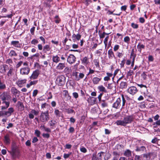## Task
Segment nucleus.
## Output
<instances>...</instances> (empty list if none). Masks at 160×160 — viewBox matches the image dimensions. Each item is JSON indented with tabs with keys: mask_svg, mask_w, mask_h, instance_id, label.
<instances>
[{
	"mask_svg": "<svg viewBox=\"0 0 160 160\" xmlns=\"http://www.w3.org/2000/svg\"><path fill=\"white\" fill-rule=\"evenodd\" d=\"M16 106L18 108V109L21 111H23L24 109V105L23 103L20 101H18L17 102Z\"/></svg>",
	"mask_w": 160,
	"mask_h": 160,
	"instance_id": "nucleus-14",
	"label": "nucleus"
},
{
	"mask_svg": "<svg viewBox=\"0 0 160 160\" xmlns=\"http://www.w3.org/2000/svg\"><path fill=\"white\" fill-rule=\"evenodd\" d=\"M26 80L25 79L23 80L18 81L17 82V83L19 87H21L23 86V84L26 83Z\"/></svg>",
	"mask_w": 160,
	"mask_h": 160,
	"instance_id": "nucleus-20",
	"label": "nucleus"
},
{
	"mask_svg": "<svg viewBox=\"0 0 160 160\" xmlns=\"http://www.w3.org/2000/svg\"><path fill=\"white\" fill-rule=\"evenodd\" d=\"M106 35V33L105 32H103L102 33H100L99 34V37L100 38H103L105 37Z\"/></svg>",
	"mask_w": 160,
	"mask_h": 160,
	"instance_id": "nucleus-60",
	"label": "nucleus"
},
{
	"mask_svg": "<svg viewBox=\"0 0 160 160\" xmlns=\"http://www.w3.org/2000/svg\"><path fill=\"white\" fill-rule=\"evenodd\" d=\"M125 59H123L122 61L121 62V63L120 64V67L121 68H123L124 67V65L125 64Z\"/></svg>",
	"mask_w": 160,
	"mask_h": 160,
	"instance_id": "nucleus-55",
	"label": "nucleus"
},
{
	"mask_svg": "<svg viewBox=\"0 0 160 160\" xmlns=\"http://www.w3.org/2000/svg\"><path fill=\"white\" fill-rule=\"evenodd\" d=\"M23 65L25 67L22 68L20 70V74L22 75H28L30 72V68L27 62H24Z\"/></svg>",
	"mask_w": 160,
	"mask_h": 160,
	"instance_id": "nucleus-3",
	"label": "nucleus"
},
{
	"mask_svg": "<svg viewBox=\"0 0 160 160\" xmlns=\"http://www.w3.org/2000/svg\"><path fill=\"white\" fill-rule=\"evenodd\" d=\"M134 118L132 115H128L124 117L122 120L117 121L116 123L118 125L126 126L127 124L131 123L133 121Z\"/></svg>",
	"mask_w": 160,
	"mask_h": 160,
	"instance_id": "nucleus-1",
	"label": "nucleus"
},
{
	"mask_svg": "<svg viewBox=\"0 0 160 160\" xmlns=\"http://www.w3.org/2000/svg\"><path fill=\"white\" fill-rule=\"evenodd\" d=\"M54 113L57 117H59L60 116V113L59 110L58 109L55 110L54 111Z\"/></svg>",
	"mask_w": 160,
	"mask_h": 160,
	"instance_id": "nucleus-47",
	"label": "nucleus"
},
{
	"mask_svg": "<svg viewBox=\"0 0 160 160\" xmlns=\"http://www.w3.org/2000/svg\"><path fill=\"white\" fill-rule=\"evenodd\" d=\"M12 62L13 61L11 59H8L6 60V63L9 64H12Z\"/></svg>",
	"mask_w": 160,
	"mask_h": 160,
	"instance_id": "nucleus-51",
	"label": "nucleus"
},
{
	"mask_svg": "<svg viewBox=\"0 0 160 160\" xmlns=\"http://www.w3.org/2000/svg\"><path fill=\"white\" fill-rule=\"evenodd\" d=\"M65 82V78L63 75H61L57 77L56 81V83L58 86L63 85Z\"/></svg>",
	"mask_w": 160,
	"mask_h": 160,
	"instance_id": "nucleus-4",
	"label": "nucleus"
},
{
	"mask_svg": "<svg viewBox=\"0 0 160 160\" xmlns=\"http://www.w3.org/2000/svg\"><path fill=\"white\" fill-rule=\"evenodd\" d=\"M65 67V65L64 63H59L57 67V68L60 70H62Z\"/></svg>",
	"mask_w": 160,
	"mask_h": 160,
	"instance_id": "nucleus-21",
	"label": "nucleus"
},
{
	"mask_svg": "<svg viewBox=\"0 0 160 160\" xmlns=\"http://www.w3.org/2000/svg\"><path fill=\"white\" fill-rule=\"evenodd\" d=\"M0 98L2 101H9L11 98V97L6 92H4L1 95Z\"/></svg>",
	"mask_w": 160,
	"mask_h": 160,
	"instance_id": "nucleus-6",
	"label": "nucleus"
},
{
	"mask_svg": "<svg viewBox=\"0 0 160 160\" xmlns=\"http://www.w3.org/2000/svg\"><path fill=\"white\" fill-rule=\"evenodd\" d=\"M35 133L37 135V137H39L40 134V131L38 130H35Z\"/></svg>",
	"mask_w": 160,
	"mask_h": 160,
	"instance_id": "nucleus-58",
	"label": "nucleus"
},
{
	"mask_svg": "<svg viewBox=\"0 0 160 160\" xmlns=\"http://www.w3.org/2000/svg\"><path fill=\"white\" fill-rule=\"evenodd\" d=\"M51 49V48L49 45L48 44L45 45L43 47V51L44 53H47L48 51L50 50Z\"/></svg>",
	"mask_w": 160,
	"mask_h": 160,
	"instance_id": "nucleus-23",
	"label": "nucleus"
},
{
	"mask_svg": "<svg viewBox=\"0 0 160 160\" xmlns=\"http://www.w3.org/2000/svg\"><path fill=\"white\" fill-rule=\"evenodd\" d=\"M146 150V148L145 147L142 146L140 147L138 146L136 147L135 151L137 152H143Z\"/></svg>",
	"mask_w": 160,
	"mask_h": 160,
	"instance_id": "nucleus-18",
	"label": "nucleus"
},
{
	"mask_svg": "<svg viewBox=\"0 0 160 160\" xmlns=\"http://www.w3.org/2000/svg\"><path fill=\"white\" fill-rule=\"evenodd\" d=\"M66 110L67 112L68 113H73L74 112V110L71 109H70V108L67 109H66Z\"/></svg>",
	"mask_w": 160,
	"mask_h": 160,
	"instance_id": "nucleus-56",
	"label": "nucleus"
},
{
	"mask_svg": "<svg viewBox=\"0 0 160 160\" xmlns=\"http://www.w3.org/2000/svg\"><path fill=\"white\" fill-rule=\"evenodd\" d=\"M38 42V40L36 39H33L31 42V43L34 45H36Z\"/></svg>",
	"mask_w": 160,
	"mask_h": 160,
	"instance_id": "nucleus-49",
	"label": "nucleus"
},
{
	"mask_svg": "<svg viewBox=\"0 0 160 160\" xmlns=\"http://www.w3.org/2000/svg\"><path fill=\"white\" fill-rule=\"evenodd\" d=\"M94 62L95 65L96 66V67L98 68H100V65L99 64V61L98 59H95L94 60Z\"/></svg>",
	"mask_w": 160,
	"mask_h": 160,
	"instance_id": "nucleus-38",
	"label": "nucleus"
},
{
	"mask_svg": "<svg viewBox=\"0 0 160 160\" xmlns=\"http://www.w3.org/2000/svg\"><path fill=\"white\" fill-rule=\"evenodd\" d=\"M23 63V62L22 61H20L18 62V63L16 65V68H18L20 66H21L22 64Z\"/></svg>",
	"mask_w": 160,
	"mask_h": 160,
	"instance_id": "nucleus-53",
	"label": "nucleus"
},
{
	"mask_svg": "<svg viewBox=\"0 0 160 160\" xmlns=\"http://www.w3.org/2000/svg\"><path fill=\"white\" fill-rule=\"evenodd\" d=\"M108 58L110 59H112L113 58H115L114 53L112 49H110L108 51Z\"/></svg>",
	"mask_w": 160,
	"mask_h": 160,
	"instance_id": "nucleus-19",
	"label": "nucleus"
},
{
	"mask_svg": "<svg viewBox=\"0 0 160 160\" xmlns=\"http://www.w3.org/2000/svg\"><path fill=\"white\" fill-rule=\"evenodd\" d=\"M141 76L144 80H146L147 78V75L145 72H143L141 74Z\"/></svg>",
	"mask_w": 160,
	"mask_h": 160,
	"instance_id": "nucleus-59",
	"label": "nucleus"
},
{
	"mask_svg": "<svg viewBox=\"0 0 160 160\" xmlns=\"http://www.w3.org/2000/svg\"><path fill=\"white\" fill-rule=\"evenodd\" d=\"M38 80H34L33 81H31L29 83H28L27 85V87L28 88L30 87L32 85H35L37 84L38 82Z\"/></svg>",
	"mask_w": 160,
	"mask_h": 160,
	"instance_id": "nucleus-26",
	"label": "nucleus"
},
{
	"mask_svg": "<svg viewBox=\"0 0 160 160\" xmlns=\"http://www.w3.org/2000/svg\"><path fill=\"white\" fill-rule=\"evenodd\" d=\"M113 154L114 156V158L116 157V158H118L120 155L119 154L118 152H116V151L113 152Z\"/></svg>",
	"mask_w": 160,
	"mask_h": 160,
	"instance_id": "nucleus-45",
	"label": "nucleus"
},
{
	"mask_svg": "<svg viewBox=\"0 0 160 160\" xmlns=\"http://www.w3.org/2000/svg\"><path fill=\"white\" fill-rule=\"evenodd\" d=\"M72 75L77 81H79L81 79H82L84 76V74L83 73L76 72H73Z\"/></svg>",
	"mask_w": 160,
	"mask_h": 160,
	"instance_id": "nucleus-5",
	"label": "nucleus"
},
{
	"mask_svg": "<svg viewBox=\"0 0 160 160\" xmlns=\"http://www.w3.org/2000/svg\"><path fill=\"white\" fill-rule=\"evenodd\" d=\"M4 138V142L7 144H8L10 143V139L8 136L6 135L5 136Z\"/></svg>",
	"mask_w": 160,
	"mask_h": 160,
	"instance_id": "nucleus-35",
	"label": "nucleus"
},
{
	"mask_svg": "<svg viewBox=\"0 0 160 160\" xmlns=\"http://www.w3.org/2000/svg\"><path fill=\"white\" fill-rule=\"evenodd\" d=\"M157 125L158 126L160 125V120H158L156 121L155 122H154L153 124V125Z\"/></svg>",
	"mask_w": 160,
	"mask_h": 160,
	"instance_id": "nucleus-64",
	"label": "nucleus"
},
{
	"mask_svg": "<svg viewBox=\"0 0 160 160\" xmlns=\"http://www.w3.org/2000/svg\"><path fill=\"white\" fill-rule=\"evenodd\" d=\"M131 26L134 28L137 29L138 27V25L135 24L134 23H131Z\"/></svg>",
	"mask_w": 160,
	"mask_h": 160,
	"instance_id": "nucleus-52",
	"label": "nucleus"
},
{
	"mask_svg": "<svg viewBox=\"0 0 160 160\" xmlns=\"http://www.w3.org/2000/svg\"><path fill=\"white\" fill-rule=\"evenodd\" d=\"M120 47L119 45H115L113 48V50L114 51H117L119 48Z\"/></svg>",
	"mask_w": 160,
	"mask_h": 160,
	"instance_id": "nucleus-50",
	"label": "nucleus"
},
{
	"mask_svg": "<svg viewBox=\"0 0 160 160\" xmlns=\"http://www.w3.org/2000/svg\"><path fill=\"white\" fill-rule=\"evenodd\" d=\"M31 113H32V114L36 116L39 113V112L38 111H36L34 109H32L31 111Z\"/></svg>",
	"mask_w": 160,
	"mask_h": 160,
	"instance_id": "nucleus-41",
	"label": "nucleus"
},
{
	"mask_svg": "<svg viewBox=\"0 0 160 160\" xmlns=\"http://www.w3.org/2000/svg\"><path fill=\"white\" fill-rule=\"evenodd\" d=\"M80 151L81 152L84 153H85L87 152V149L84 147H82L80 148Z\"/></svg>",
	"mask_w": 160,
	"mask_h": 160,
	"instance_id": "nucleus-42",
	"label": "nucleus"
},
{
	"mask_svg": "<svg viewBox=\"0 0 160 160\" xmlns=\"http://www.w3.org/2000/svg\"><path fill=\"white\" fill-rule=\"evenodd\" d=\"M81 36L79 34H73L72 36V38L73 41L75 42L77 40L79 41L81 38Z\"/></svg>",
	"mask_w": 160,
	"mask_h": 160,
	"instance_id": "nucleus-15",
	"label": "nucleus"
},
{
	"mask_svg": "<svg viewBox=\"0 0 160 160\" xmlns=\"http://www.w3.org/2000/svg\"><path fill=\"white\" fill-rule=\"evenodd\" d=\"M96 98L92 97H90L87 99V101L91 105L94 104L96 101Z\"/></svg>",
	"mask_w": 160,
	"mask_h": 160,
	"instance_id": "nucleus-11",
	"label": "nucleus"
},
{
	"mask_svg": "<svg viewBox=\"0 0 160 160\" xmlns=\"http://www.w3.org/2000/svg\"><path fill=\"white\" fill-rule=\"evenodd\" d=\"M9 55L11 57H15L17 56V54L14 50H12L9 53Z\"/></svg>",
	"mask_w": 160,
	"mask_h": 160,
	"instance_id": "nucleus-32",
	"label": "nucleus"
},
{
	"mask_svg": "<svg viewBox=\"0 0 160 160\" xmlns=\"http://www.w3.org/2000/svg\"><path fill=\"white\" fill-rule=\"evenodd\" d=\"M56 121L54 120H50L48 122V124L51 128L53 129L55 127V126L57 124Z\"/></svg>",
	"mask_w": 160,
	"mask_h": 160,
	"instance_id": "nucleus-17",
	"label": "nucleus"
},
{
	"mask_svg": "<svg viewBox=\"0 0 160 160\" xmlns=\"http://www.w3.org/2000/svg\"><path fill=\"white\" fill-rule=\"evenodd\" d=\"M72 95L73 97L75 98H77L78 97V93L76 92H73L72 93Z\"/></svg>",
	"mask_w": 160,
	"mask_h": 160,
	"instance_id": "nucleus-62",
	"label": "nucleus"
},
{
	"mask_svg": "<svg viewBox=\"0 0 160 160\" xmlns=\"http://www.w3.org/2000/svg\"><path fill=\"white\" fill-rule=\"evenodd\" d=\"M145 47V46L144 45L141 44L140 43H139L137 46V48L138 51L141 52L142 49L144 48Z\"/></svg>",
	"mask_w": 160,
	"mask_h": 160,
	"instance_id": "nucleus-25",
	"label": "nucleus"
},
{
	"mask_svg": "<svg viewBox=\"0 0 160 160\" xmlns=\"http://www.w3.org/2000/svg\"><path fill=\"white\" fill-rule=\"evenodd\" d=\"M130 38L128 36H126L124 38V42L127 43H128V42L130 41Z\"/></svg>",
	"mask_w": 160,
	"mask_h": 160,
	"instance_id": "nucleus-46",
	"label": "nucleus"
},
{
	"mask_svg": "<svg viewBox=\"0 0 160 160\" xmlns=\"http://www.w3.org/2000/svg\"><path fill=\"white\" fill-rule=\"evenodd\" d=\"M9 69L8 66L6 64H4L0 66V72L1 73L4 74L7 70Z\"/></svg>",
	"mask_w": 160,
	"mask_h": 160,
	"instance_id": "nucleus-10",
	"label": "nucleus"
},
{
	"mask_svg": "<svg viewBox=\"0 0 160 160\" xmlns=\"http://www.w3.org/2000/svg\"><path fill=\"white\" fill-rule=\"evenodd\" d=\"M96 156V153H94L92 155V160H97L98 158H97Z\"/></svg>",
	"mask_w": 160,
	"mask_h": 160,
	"instance_id": "nucleus-54",
	"label": "nucleus"
},
{
	"mask_svg": "<svg viewBox=\"0 0 160 160\" xmlns=\"http://www.w3.org/2000/svg\"><path fill=\"white\" fill-rule=\"evenodd\" d=\"M127 85L126 82H122L120 84V87L122 89L126 88Z\"/></svg>",
	"mask_w": 160,
	"mask_h": 160,
	"instance_id": "nucleus-29",
	"label": "nucleus"
},
{
	"mask_svg": "<svg viewBox=\"0 0 160 160\" xmlns=\"http://www.w3.org/2000/svg\"><path fill=\"white\" fill-rule=\"evenodd\" d=\"M110 155L109 153H107L105 155V156L104 157L105 160H108L110 158Z\"/></svg>",
	"mask_w": 160,
	"mask_h": 160,
	"instance_id": "nucleus-57",
	"label": "nucleus"
},
{
	"mask_svg": "<svg viewBox=\"0 0 160 160\" xmlns=\"http://www.w3.org/2000/svg\"><path fill=\"white\" fill-rule=\"evenodd\" d=\"M128 92L131 94L134 95L138 91L137 88L134 86H132L129 87L128 89Z\"/></svg>",
	"mask_w": 160,
	"mask_h": 160,
	"instance_id": "nucleus-9",
	"label": "nucleus"
},
{
	"mask_svg": "<svg viewBox=\"0 0 160 160\" xmlns=\"http://www.w3.org/2000/svg\"><path fill=\"white\" fill-rule=\"evenodd\" d=\"M8 151L10 153L11 155L12 156V158H13L14 159L15 158V157H16V155H15L16 152L15 151Z\"/></svg>",
	"mask_w": 160,
	"mask_h": 160,
	"instance_id": "nucleus-40",
	"label": "nucleus"
},
{
	"mask_svg": "<svg viewBox=\"0 0 160 160\" xmlns=\"http://www.w3.org/2000/svg\"><path fill=\"white\" fill-rule=\"evenodd\" d=\"M76 58L75 56L72 54H70L67 59V62L70 64H72L75 62Z\"/></svg>",
	"mask_w": 160,
	"mask_h": 160,
	"instance_id": "nucleus-8",
	"label": "nucleus"
},
{
	"mask_svg": "<svg viewBox=\"0 0 160 160\" xmlns=\"http://www.w3.org/2000/svg\"><path fill=\"white\" fill-rule=\"evenodd\" d=\"M2 103H4L5 104L6 106L9 107L10 104V102L8 101H2Z\"/></svg>",
	"mask_w": 160,
	"mask_h": 160,
	"instance_id": "nucleus-48",
	"label": "nucleus"
},
{
	"mask_svg": "<svg viewBox=\"0 0 160 160\" xmlns=\"http://www.w3.org/2000/svg\"><path fill=\"white\" fill-rule=\"evenodd\" d=\"M14 111V110L13 108H10L8 109V111H5V115L7 116L8 117H9Z\"/></svg>",
	"mask_w": 160,
	"mask_h": 160,
	"instance_id": "nucleus-13",
	"label": "nucleus"
},
{
	"mask_svg": "<svg viewBox=\"0 0 160 160\" xmlns=\"http://www.w3.org/2000/svg\"><path fill=\"white\" fill-rule=\"evenodd\" d=\"M98 88L99 90L100 91L103 92H106V90L105 89V88L102 85H101L98 86Z\"/></svg>",
	"mask_w": 160,
	"mask_h": 160,
	"instance_id": "nucleus-33",
	"label": "nucleus"
},
{
	"mask_svg": "<svg viewBox=\"0 0 160 160\" xmlns=\"http://www.w3.org/2000/svg\"><path fill=\"white\" fill-rule=\"evenodd\" d=\"M151 153H148L143 155L144 160H149L151 158Z\"/></svg>",
	"mask_w": 160,
	"mask_h": 160,
	"instance_id": "nucleus-22",
	"label": "nucleus"
},
{
	"mask_svg": "<svg viewBox=\"0 0 160 160\" xmlns=\"http://www.w3.org/2000/svg\"><path fill=\"white\" fill-rule=\"evenodd\" d=\"M11 92L14 95L19 93V91H18L15 87H12L11 89Z\"/></svg>",
	"mask_w": 160,
	"mask_h": 160,
	"instance_id": "nucleus-27",
	"label": "nucleus"
},
{
	"mask_svg": "<svg viewBox=\"0 0 160 160\" xmlns=\"http://www.w3.org/2000/svg\"><path fill=\"white\" fill-rule=\"evenodd\" d=\"M82 63L85 66L87 65L89 62V58L87 57H85L81 59Z\"/></svg>",
	"mask_w": 160,
	"mask_h": 160,
	"instance_id": "nucleus-16",
	"label": "nucleus"
},
{
	"mask_svg": "<svg viewBox=\"0 0 160 160\" xmlns=\"http://www.w3.org/2000/svg\"><path fill=\"white\" fill-rule=\"evenodd\" d=\"M38 93V90L37 89L33 91L32 94V96L33 97H35Z\"/></svg>",
	"mask_w": 160,
	"mask_h": 160,
	"instance_id": "nucleus-61",
	"label": "nucleus"
},
{
	"mask_svg": "<svg viewBox=\"0 0 160 160\" xmlns=\"http://www.w3.org/2000/svg\"><path fill=\"white\" fill-rule=\"evenodd\" d=\"M101 105L102 108H107L108 107V103L104 101H102L101 102Z\"/></svg>",
	"mask_w": 160,
	"mask_h": 160,
	"instance_id": "nucleus-34",
	"label": "nucleus"
},
{
	"mask_svg": "<svg viewBox=\"0 0 160 160\" xmlns=\"http://www.w3.org/2000/svg\"><path fill=\"white\" fill-rule=\"evenodd\" d=\"M64 71L65 72L68 73L71 71V69L68 67H66L64 68Z\"/></svg>",
	"mask_w": 160,
	"mask_h": 160,
	"instance_id": "nucleus-44",
	"label": "nucleus"
},
{
	"mask_svg": "<svg viewBox=\"0 0 160 160\" xmlns=\"http://www.w3.org/2000/svg\"><path fill=\"white\" fill-rule=\"evenodd\" d=\"M101 80V78H100L98 77H94L92 79V82L94 84H96L98 83Z\"/></svg>",
	"mask_w": 160,
	"mask_h": 160,
	"instance_id": "nucleus-28",
	"label": "nucleus"
},
{
	"mask_svg": "<svg viewBox=\"0 0 160 160\" xmlns=\"http://www.w3.org/2000/svg\"><path fill=\"white\" fill-rule=\"evenodd\" d=\"M91 2V0H85L84 3L87 6Z\"/></svg>",
	"mask_w": 160,
	"mask_h": 160,
	"instance_id": "nucleus-63",
	"label": "nucleus"
},
{
	"mask_svg": "<svg viewBox=\"0 0 160 160\" xmlns=\"http://www.w3.org/2000/svg\"><path fill=\"white\" fill-rule=\"evenodd\" d=\"M121 100L120 98H118L112 104V107L116 109H119L121 106Z\"/></svg>",
	"mask_w": 160,
	"mask_h": 160,
	"instance_id": "nucleus-7",
	"label": "nucleus"
},
{
	"mask_svg": "<svg viewBox=\"0 0 160 160\" xmlns=\"http://www.w3.org/2000/svg\"><path fill=\"white\" fill-rule=\"evenodd\" d=\"M122 108L124 106L126 101L124 98V95L123 94L122 95Z\"/></svg>",
	"mask_w": 160,
	"mask_h": 160,
	"instance_id": "nucleus-43",
	"label": "nucleus"
},
{
	"mask_svg": "<svg viewBox=\"0 0 160 160\" xmlns=\"http://www.w3.org/2000/svg\"><path fill=\"white\" fill-rule=\"evenodd\" d=\"M11 44L15 47L20 48V45L18 41H12L11 42Z\"/></svg>",
	"mask_w": 160,
	"mask_h": 160,
	"instance_id": "nucleus-24",
	"label": "nucleus"
},
{
	"mask_svg": "<svg viewBox=\"0 0 160 160\" xmlns=\"http://www.w3.org/2000/svg\"><path fill=\"white\" fill-rule=\"evenodd\" d=\"M124 154L125 156L127 157H129L132 155L131 151L130 150L128 149L125 152Z\"/></svg>",
	"mask_w": 160,
	"mask_h": 160,
	"instance_id": "nucleus-31",
	"label": "nucleus"
},
{
	"mask_svg": "<svg viewBox=\"0 0 160 160\" xmlns=\"http://www.w3.org/2000/svg\"><path fill=\"white\" fill-rule=\"evenodd\" d=\"M13 71V68L10 67V68L7 73V75L8 76L10 77L11 76Z\"/></svg>",
	"mask_w": 160,
	"mask_h": 160,
	"instance_id": "nucleus-36",
	"label": "nucleus"
},
{
	"mask_svg": "<svg viewBox=\"0 0 160 160\" xmlns=\"http://www.w3.org/2000/svg\"><path fill=\"white\" fill-rule=\"evenodd\" d=\"M39 74L38 70H35L32 73V75L30 77L31 79H34L37 78Z\"/></svg>",
	"mask_w": 160,
	"mask_h": 160,
	"instance_id": "nucleus-12",
	"label": "nucleus"
},
{
	"mask_svg": "<svg viewBox=\"0 0 160 160\" xmlns=\"http://www.w3.org/2000/svg\"><path fill=\"white\" fill-rule=\"evenodd\" d=\"M105 153L104 152H101L98 154V159L99 160H102V155Z\"/></svg>",
	"mask_w": 160,
	"mask_h": 160,
	"instance_id": "nucleus-37",
	"label": "nucleus"
},
{
	"mask_svg": "<svg viewBox=\"0 0 160 160\" xmlns=\"http://www.w3.org/2000/svg\"><path fill=\"white\" fill-rule=\"evenodd\" d=\"M40 121L42 122H47L49 119L48 111L42 112L40 116Z\"/></svg>",
	"mask_w": 160,
	"mask_h": 160,
	"instance_id": "nucleus-2",
	"label": "nucleus"
},
{
	"mask_svg": "<svg viewBox=\"0 0 160 160\" xmlns=\"http://www.w3.org/2000/svg\"><path fill=\"white\" fill-rule=\"evenodd\" d=\"M136 57V55L134 53V50L133 49L132 50V51L131 54L130 55V58H134L135 59V57Z\"/></svg>",
	"mask_w": 160,
	"mask_h": 160,
	"instance_id": "nucleus-39",
	"label": "nucleus"
},
{
	"mask_svg": "<svg viewBox=\"0 0 160 160\" xmlns=\"http://www.w3.org/2000/svg\"><path fill=\"white\" fill-rule=\"evenodd\" d=\"M52 59L53 61L56 63L60 61V58L57 55L53 56Z\"/></svg>",
	"mask_w": 160,
	"mask_h": 160,
	"instance_id": "nucleus-30",
	"label": "nucleus"
}]
</instances>
